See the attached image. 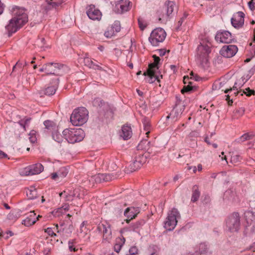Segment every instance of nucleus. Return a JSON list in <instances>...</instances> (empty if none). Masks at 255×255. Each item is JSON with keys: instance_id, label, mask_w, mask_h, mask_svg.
<instances>
[{"instance_id": "1", "label": "nucleus", "mask_w": 255, "mask_h": 255, "mask_svg": "<svg viewBox=\"0 0 255 255\" xmlns=\"http://www.w3.org/2000/svg\"><path fill=\"white\" fill-rule=\"evenodd\" d=\"M12 12L13 17L5 26L8 37H10L28 21V15L24 8L15 6Z\"/></svg>"}, {"instance_id": "2", "label": "nucleus", "mask_w": 255, "mask_h": 255, "mask_svg": "<svg viewBox=\"0 0 255 255\" xmlns=\"http://www.w3.org/2000/svg\"><path fill=\"white\" fill-rule=\"evenodd\" d=\"M177 11V6L172 1H166L164 6L158 9L156 12L158 20L161 23H164L168 18H170Z\"/></svg>"}, {"instance_id": "3", "label": "nucleus", "mask_w": 255, "mask_h": 255, "mask_svg": "<svg viewBox=\"0 0 255 255\" xmlns=\"http://www.w3.org/2000/svg\"><path fill=\"white\" fill-rule=\"evenodd\" d=\"M63 137L70 143L82 141L84 137V132L81 128L65 129L63 132Z\"/></svg>"}, {"instance_id": "4", "label": "nucleus", "mask_w": 255, "mask_h": 255, "mask_svg": "<svg viewBox=\"0 0 255 255\" xmlns=\"http://www.w3.org/2000/svg\"><path fill=\"white\" fill-rule=\"evenodd\" d=\"M88 112L84 107L75 109L70 117L72 124L75 126H79L85 124L88 120Z\"/></svg>"}, {"instance_id": "5", "label": "nucleus", "mask_w": 255, "mask_h": 255, "mask_svg": "<svg viewBox=\"0 0 255 255\" xmlns=\"http://www.w3.org/2000/svg\"><path fill=\"white\" fill-rule=\"evenodd\" d=\"M180 218V214L176 208H173L168 213V216L164 222V227L167 230H173L177 223V220Z\"/></svg>"}, {"instance_id": "6", "label": "nucleus", "mask_w": 255, "mask_h": 255, "mask_svg": "<svg viewBox=\"0 0 255 255\" xmlns=\"http://www.w3.org/2000/svg\"><path fill=\"white\" fill-rule=\"evenodd\" d=\"M240 225V217L237 212L233 213L226 220V227L231 232H238Z\"/></svg>"}, {"instance_id": "7", "label": "nucleus", "mask_w": 255, "mask_h": 255, "mask_svg": "<svg viewBox=\"0 0 255 255\" xmlns=\"http://www.w3.org/2000/svg\"><path fill=\"white\" fill-rule=\"evenodd\" d=\"M166 36V33L163 28H156L151 32L148 40L152 45L156 46L164 41Z\"/></svg>"}, {"instance_id": "8", "label": "nucleus", "mask_w": 255, "mask_h": 255, "mask_svg": "<svg viewBox=\"0 0 255 255\" xmlns=\"http://www.w3.org/2000/svg\"><path fill=\"white\" fill-rule=\"evenodd\" d=\"M97 230L103 234V243H110L112 239V233L111 225L107 222L99 224L97 228Z\"/></svg>"}, {"instance_id": "9", "label": "nucleus", "mask_w": 255, "mask_h": 255, "mask_svg": "<svg viewBox=\"0 0 255 255\" xmlns=\"http://www.w3.org/2000/svg\"><path fill=\"white\" fill-rule=\"evenodd\" d=\"M211 43L208 42V43L204 44V41L201 42L200 44L197 47V54L201 61V64L207 63L208 61L207 57L211 52Z\"/></svg>"}, {"instance_id": "10", "label": "nucleus", "mask_w": 255, "mask_h": 255, "mask_svg": "<svg viewBox=\"0 0 255 255\" xmlns=\"http://www.w3.org/2000/svg\"><path fill=\"white\" fill-rule=\"evenodd\" d=\"M51 80H52L50 83L51 86H48L39 91V94L41 97H43L44 95L50 96L53 95L55 93L59 85V79L57 77H54L51 79Z\"/></svg>"}, {"instance_id": "11", "label": "nucleus", "mask_w": 255, "mask_h": 255, "mask_svg": "<svg viewBox=\"0 0 255 255\" xmlns=\"http://www.w3.org/2000/svg\"><path fill=\"white\" fill-rule=\"evenodd\" d=\"M238 51L235 45H224L220 50V54L225 58H231L235 55Z\"/></svg>"}, {"instance_id": "12", "label": "nucleus", "mask_w": 255, "mask_h": 255, "mask_svg": "<svg viewBox=\"0 0 255 255\" xmlns=\"http://www.w3.org/2000/svg\"><path fill=\"white\" fill-rule=\"evenodd\" d=\"M143 75L148 76L146 81L150 84L153 83L156 80L160 82V79L162 78V75L161 74L160 71H156L148 69L146 72H144Z\"/></svg>"}, {"instance_id": "13", "label": "nucleus", "mask_w": 255, "mask_h": 255, "mask_svg": "<svg viewBox=\"0 0 255 255\" xmlns=\"http://www.w3.org/2000/svg\"><path fill=\"white\" fill-rule=\"evenodd\" d=\"M215 40L217 42L229 43L233 40L231 33L228 31H218L215 35Z\"/></svg>"}, {"instance_id": "14", "label": "nucleus", "mask_w": 255, "mask_h": 255, "mask_svg": "<svg viewBox=\"0 0 255 255\" xmlns=\"http://www.w3.org/2000/svg\"><path fill=\"white\" fill-rule=\"evenodd\" d=\"M145 162V157L143 155H138L135 157V159L127 168V173L132 172L140 168L143 163Z\"/></svg>"}, {"instance_id": "15", "label": "nucleus", "mask_w": 255, "mask_h": 255, "mask_svg": "<svg viewBox=\"0 0 255 255\" xmlns=\"http://www.w3.org/2000/svg\"><path fill=\"white\" fill-rule=\"evenodd\" d=\"M117 177L113 175V173H99L92 176L90 181H95L97 183H100L102 182H108L116 178Z\"/></svg>"}, {"instance_id": "16", "label": "nucleus", "mask_w": 255, "mask_h": 255, "mask_svg": "<svg viewBox=\"0 0 255 255\" xmlns=\"http://www.w3.org/2000/svg\"><path fill=\"white\" fill-rule=\"evenodd\" d=\"M184 105L176 104L170 114L166 117V119L171 118L173 122L177 121L184 111Z\"/></svg>"}, {"instance_id": "17", "label": "nucleus", "mask_w": 255, "mask_h": 255, "mask_svg": "<svg viewBox=\"0 0 255 255\" xmlns=\"http://www.w3.org/2000/svg\"><path fill=\"white\" fill-rule=\"evenodd\" d=\"M60 226L62 227V229L58 230V225L56 226L57 233H59L62 232L63 234H65L66 237H70L74 229L71 221L70 220H67L61 223Z\"/></svg>"}, {"instance_id": "18", "label": "nucleus", "mask_w": 255, "mask_h": 255, "mask_svg": "<svg viewBox=\"0 0 255 255\" xmlns=\"http://www.w3.org/2000/svg\"><path fill=\"white\" fill-rule=\"evenodd\" d=\"M245 14L242 11H238L231 18L232 25L235 28L242 27L244 24Z\"/></svg>"}, {"instance_id": "19", "label": "nucleus", "mask_w": 255, "mask_h": 255, "mask_svg": "<svg viewBox=\"0 0 255 255\" xmlns=\"http://www.w3.org/2000/svg\"><path fill=\"white\" fill-rule=\"evenodd\" d=\"M63 65L57 63H48L45 64V72L47 75H58V71L61 69Z\"/></svg>"}, {"instance_id": "20", "label": "nucleus", "mask_w": 255, "mask_h": 255, "mask_svg": "<svg viewBox=\"0 0 255 255\" xmlns=\"http://www.w3.org/2000/svg\"><path fill=\"white\" fill-rule=\"evenodd\" d=\"M86 13L89 18L92 20H99L102 16L101 12L95 8V6L91 4L87 7Z\"/></svg>"}, {"instance_id": "21", "label": "nucleus", "mask_w": 255, "mask_h": 255, "mask_svg": "<svg viewBox=\"0 0 255 255\" xmlns=\"http://www.w3.org/2000/svg\"><path fill=\"white\" fill-rule=\"evenodd\" d=\"M130 1L128 0H121L117 3L114 8V11L117 13L121 14L129 9Z\"/></svg>"}, {"instance_id": "22", "label": "nucleus", "mask_w": 255, "mask_h": 255, "mask_svg": "<svg viewBox=\"0 0 255 255\" xmlns=\"http://www.w3.org/2000/svg\"><path fill=\"white\" fill-rule=\"evenodd\" d=\"M43 165L39 163L33 164L26 169V175H32L40 173L43 170Z\"/></svg>"}, {"instance_id": "23", "label": "nucleus", "mask_w": 255, "mask_h": 255, "mask_svg": "<svg viewBox=\"0 0 255 255\" xmlns=\"http://www.w3.org/2000/svg\"><path fill=\"white\" fill-rule=\"evenodd\" d=\"M63 195H65V200L67 201H72L73 197H74L79 199L82 198L78 189H74L72 192H71L70 193H68L66 191H64V193H61L60 194V196H62Z\"/></svg>"}, {"instance_id": "24", "label": "nucleus", "mask_w": 255, "mask_h": 255, "mask_svg": "<svg viewBox=\"0 0 255 255\" xmlns=\"http://www.w3.org/2000/svg\"><path fill=\"white\" fill-rule=\"evenodd\" d=\"M132 134L131 127L128 125H124L122 127L121 136L124 140L129 139Z\"/></svg>"}, {"instance_id": "25", "label": "nucleus", "mask_w": 255, "mask_h": 255, "mask_svg": "<svg viewBox=\"0 0 255 255\" xmlns=\"http://www.w3.org/2000/svg\"><path fill=\"white\" fill-rule=\"evenodd\" d=\"M36 214L33 211L30 212V215L26 217V218L23 220L22 222V224L25 226L29 227L34 224L36 222Z\"/></svg>"}, {"instance_id": "26", "label": "nucleus", "mask_w": 255, "mask_h": 255, "mask_svg": "<svg viewBox=\"0 0 255 255\" xmlns=\"http://www.w3.org/2000/svg\"><path fill=\"white\" fill-rule=\"evenodd\" d=\"M134 208H127L124 212V215L127 217L126 222L128 223L129 221L136 216V214L134 213Z\"/></svg>"}, {"instance_id": "27", "label": "nucleus", "mask_w": 255, "mask_h": 255, "mask_svg": "<svg viewBox=\"0 0 255 255\" xmlns=\"http://www.w3.org/2000/svg\"><path fill=\"white\" fill-rule=\"evenodd\" d=\"M21 211L19 209H16L11 211L7 215V219L9 220L15 221L21 216Z\"/></svg>"}, {"instance_id": "28", "label": "nucleus", "mask_w": 255, "mask_h": 255, "mask_svg": "<svg viewBox=\"0 0 255 255\" xmlns=\"http://www.w3.org/2000/svg\"><path fill=\"white\" fill-rule=\"evenodd\" d=\"M152 57L154 59V62L149 64L148 69L156 71H159L158 65L160 61V58L156 56L155 55H153L152 56Z\"/></svg>"}, {"instance_id": "29", "label": "nucleus", "mask_w": 255, "mask_h": 255, "mask_svg": "<svg viewBox=\"0 0 255 255\" xmlns=\"http://www.w3.org/2000/svg\"><path fill=\"white\" fill-rule=\"evenodd\" d=\"M200 196V192L199 190L198 186L196 185H194L192 189L191 201L193 202H196L198 200Z\"/></svg>"}, {"instance_id": "30", "label": "nucleus", "mask_w": 255, "mask_h": 255, "mask_svg": "<svg viewBox=\"0 0 255 255\" xmlns=\"http://www.w3.org/2000/svg\"><path fill=\"white\" fill-rule=\"evenodd\" d=\"M244 233L246 236H251L255 233V223H251L246 226Z\"/></svg>"}, {"instance_id": "31", "label": "nucleus", "mask_w": 255, "mask_h": 255, "mask_svg": "<svg viewBox=\"0 0 255 255\" xmlns=\"http://www.w3.org/2000/svg\"><path fill=\"white\" fill-rule=\"evenodd\" d=\"M46 2L48 5L47 9H51L52 8H56L58 6H60L64 1L63 0H58V1L46 0Z\"/></svg>"}, {"instance_id": "32", "label": "nucleus", "mask_w": 255, "mask_h": 255, "mask_svg": "<svg viewBox=\"0 0 255 255\" xmlns=\"http://www.w3.org/2000/svg\"><path fill=\"white\" fill-rule=\"evenodd\" d=\"M26 195L28 198L30 200H33L37 197V190L33 187L28 189L26 191Z\"/></svg>"}, {"instance_id": "33", "label": "nucleus", "mask_w": 255, "mask_h": 255, "mask_svg": "<svg viewBox=\"0 0 255 255\" xmlns=\"http://www.w3.org/2000/svg\"><path fill=\"white\" fill-rule=\"evenodd\" d=\"M126 239L123 237V239H119L117 240L116 243L114 246V250L117 253H119L121 251L122 247L124 245Z\"/></svg>"}, {"instance_id": "34", "label": "nucleus", "mask_w": 255, "mask_h": 255, "mask_svg": "<svg viewBox=\"0 0 255 255\" xmlns=\"http://www.w3.org/2000/svg\"><path fill=\"white\" fill-rule=\"evenodd\" d=\"M188 84L187 86H185L181 90V92L182 94L186 92H191L195 91L197 89V87L192 85V82H188Z\"/></svg>"}, {"instance_id": "35", "label": "nucleus", "mask_w": 255, "mask_h": 255, "mask_svg": "<svg viewBox=\"0 0 255 255\" xmlns=\"http://www.w3.org/2000/svg\"><path fill=\"white\" fill-rule=\"evenodd\" d=\"M31 119L30 118H24L18 122V124L23 128L24 130H26V128L28 127L30 124Z\"/></svg>"}, {"instance_id": "36", "label": "nucleus", "mask_w": 255, "mask_h": 255, "mask_svg": "<svg viewBox=\"0 0 255 255\" xmlns=\"http://www.w3.org/2000/svg\"><path fill=\"white\" fill-rule=\"evenodd\" d=\"M36 45L41 49V50H45V48H49V45L46 44L45 38L43 37L39 38L37 39Z\"/></svg>"}, {"instance_id": "37", "label": "nucleus", "mask_w": 255, "mask_h": 255, "mask_svg": "<svg viewBox=\"0 0 255 255\" xmlns=\"http://www.w3.org/2000/svg\"><path fill=\"white\" fill-rule=\"evenodd\" d=\"M145 221L143 219H140L137 222L132 224L130 228L133 231H136L144 225Z\"/></svg>"}, {"instance_id": "38", "label": "nucleus", "mask_w": 255, "mask_h": 255, "mask_svg": "<svg viewBox=\"0 0 255 255\" xmlns=\"http://www.w3.org/2000/svg\"><path fill=\"white\" fill-rule=\"evenodd\" d=\"M241 80H239L238 82L235 83L234 85L233 88L227 89L225 90V93H229V94L232 92V90H238L239 89L241 88L243 85L244 84L243 83H241Z\"/></svg>"}, {"instance_id": "39", "label": "nucleus", "mask_w": 255, "mask_h": 255, "mask_svg": "<svg viewBox=\"0 0 255 255\" xmlns=\"http://www.w3.org/2000/svg\"><path fill=\"white\" fill-rule=\"evenodd\" d=\"M44 125L45 126V128L48 130H51L53 132V130H55L56 129V126L55 123L51 121L47 120L44 122Z\"/></svg>"}, {"instance_id": "40", "label": "nucleus", "mask_w": 255, "mask_h": 255, "mask_svg": "<svg viewBox=\"0 0 255 255\" xmlns=\"http://www.w3.org/2000/svg\"><path fill=\"white\" fill-rule=\"evenodd\" d=\"M253 135L246 133L242 135L240 138L237 139L235 141L238 143H242L246 140L252 139Z\"/></svg>"}, {"instance_id": "41", "label": "nucleus", "mask_w": 255, "mask_h": 255, "mask_svg": "<svg viewBox=\"0 0 255 255\" xmlns=\"http://www.w3.org/2000/svg\"><path fill=\"white\" fill-rule=\"evenodd\" d=\"M245 90L246 91H244L242 93V91H237L234 93V95L236 97L239 94H240L241 96H243V94H245L247 96H250L254 94L255 91L251 90L249 88H246Z\"/></svg>"}, {"instance_id": "42", "label": "nucleus", "mask_w": 255, "mask_h": 255, "mask_svg": "<svg viewBox=\"0 0 255 255\" xmlns=\"http://www.w3.org/2000/svg\"><path fill=\"white\" fill-rule=\"evenodd\" d=\"M142 123L143 125L144 130L146 131V134L148 135L150 131V123L149 122V120L147 118H144L142 120Z\"/></svg>"}, {"instance_id": "43", "label": "nucleus", "mask_w": 255, "mask_h": 255, "mask_svg": "<svg viewBox=\"0 0 255 255\" xmlns=\"http://www.w3.org/2000/svg\"><path fill=\"white\" fill-rule=\"evenodd\" d=\"M241 157L238 154H234L233 153L231 155L230 163L236 164L241 160Z\"/></svg>"}, {"instance_id": "44", "label": "nucleus", "mask_w": 255, "mask_h": 255, "mask_svg": "<svg viewBox=\"0 0 255 255\" xmlns=\"http://www.w3.org/2000/svg\"><path fill=\"white\" fill-rule=\"evenodd\" d=\"M52 137L54 140L60 143L62 141L63 136L55 130L54 132H52Z\"/></svg>"}, {"instance_id": "45", "label": "nucleus", "mask_w": 255, "mask_h": 255, "mask_svg": "<svg viewBox=\"0 0 255 255\" xmlns=\"http://www.w3.org/2000/svg\"><path fill=\"white\" fill-rule=\"evenodd\" d=\"M57 172L59 177L61 178L65 177L68 173L67 168L65 167H61Z\"/></svg>"}, {"instance_id": "46", "label": "nucleus", "mask_w": 255, "mask_h": 255, "mask_svg": "<svg viewBox=\"0 0 255 255\" xmlns=\"http://www.w3.org/2000/svg\"><path fill=\"white\" fill-rule=\"evenodd\" d=\"M76 243L75 239L70 240L68 241V248L70 252H77L78 251V249L74 247Z\"/></svg>"}, {"instance_id": "47", "label": "nucleus", "mask_w": 255, "mask_h": 255, "mask_svg": "<svg viewBox=\"0 0 255 255\" xmlns=\"http://www.w3.org/2000/svg\"><path fill=\"white\" fill-rule=\"evenodd\" d=\"M138 23L140 30H143L147 26V23L142 17L138 18Z\"/></svg>"}, {"instance_id": "48", "label": "nucleus", "mask_w": 255, "mask_h": 255, "mask_svg": "<svg viewBox=\"0 0 255 255\" xmlns=\"http://www.w3.org/2000/svg\"><path fill=\"white\" fill-rule=\"evenodd\" d=\"M111 30L115 32H118L121 30V25L119 21H115L112 26L111 27Z\"/></svg>"}, {"instance_id": "49", "label": "nucleus", "mask_w": 255, "mask_h": 255, "mask_svg": "<svg viewBox=\"0 0 255 255\" xmlns=\"http://www.w3.org/2000/svg\"><path fill=\"white\" fill-rule=\"evenodd\" d=\"M245 109L243 107L239 108L235 110V115L237 117L242 116L245 113Z\"/></svg>"}, {"instance_id": "50", "label": "nucleus", "mask_w": 255, "mask_h": 255, "mask_svg": "<svg viewBox=\"0 0 255 255\" xmlns=\"http://www.w3.org/2000/svg\"><path fill=\"white\" fill-rule=\"evenodd\" d=\"M138 249L135 246L131 247L129 250V254L127 255H137Z\"/></svg>"}, {"instance_id": "51", "label": "nucleus", "mask_w": 255, "mask_h": 255, "mask_svg": "<svg viewBox=\"0 0 255 255\" xmlns=\"http://www.w3.org/2000/svg\"><path fill=\"white\" fill-rule=\"evenodd\" d=\"M45 233L51 237H55L57 235L54 233L51 228H47L44 230Z\"/></svg>"}, {"instance_id": "52", "label": "nucleus", "mask_w": 255, "mask_h": 255, "mask_svg": "<svg viewBox=\"0 0 255 255\" xmlns=\"http://www.w3.org/2000/svg\"><path fill=\"white\" fill-rule=\"evenodd\" d=\"M84 62L86 66H88L90 68H91V66L93 62L92 60L89 58H84Z\"/></svg>"}, {"instance_id": "53", "label": "nucleus", "mask_w": 255, "mask_h": 255, "mask_svg": "<svg viewBox=\"0 0 255 255\" xmlns=\"http://www.w3.org/2000/svg\"><path fill=\"white\" fill-rule=\"evenodd\" d=\"M34 132H35V131L32 130L29 134L30 137L29 138L30 142L32 143H35V142L36 141V137L34 135Z\"/></svg>"}, {"instance_id": "54", "label": "nucleus", "mask_w": 255, "mask_h": 255, "mask_svg": "<svg viewBox=\"0 0 255 255\" xmlns=\"http://www.w3.org/2000/svg\"><path fill=\"white\" fill-rule=\"evenodd\" d=\"M255 71V68H253L250 70V71H249L250 74H248L246 76V77H245L246 78V79L245 81V82H244L243 84H245L251 77V76L254 74Z\"/></svg>"}, {"instance_id": "55", "label": "nucleus", "mask_w": 255, "mask_h": 255, "mask_svg": "<svg viewBox=\"0 0 255 255\" xmlns=\"http://www.w3.org/2000/svg\"><path fill=\"white\" fill-rule=\"evenodd\" d=\"M191 76V79L194 80L196 81H199L201 79V78L198 76L197 74H194L193 72L190 73Z\"/></svg>"}, {"instance_id": "56", "label": "nucleus", "mask_w": 255, "mask_h": 255, "mask_svg": "<svg viewBox=\"0 0 255 255\" xmlns=\"http://www.w3.org/2000/svg\"><path fill=\"white\" fill-rule=\"evenodd\" d=\"M115 33H114V31H113L111 28L110 30H108L107 31H106L104 33L105 36L107 37H111Z\"/></svg>"}, {"instance_id": "57", "label": "nucleus", "mask_w": 255, "mask_h": 255, "mask_svg": "<svg viewBox=\"0 0 255 255\" xmlns=\"http://www.w3.org/2000/svg\"><path fill=\"white\" fill-rule=\"evenodd\" d=\"M51 178L52 179L54 180L55 181L58 180L60 178L58 172L52 173L51 174Z\"/></svg>"}, {"instance_id": "58", "label": "nucleus", "mask_w": 255, "mask_h": 255, "mask_svg": "<svg viewBox=\"0 0 255 255\" xmlns=\"http://www.w3.org/2000/svg\"><path fill=\"white\" fill-rule=\"evenodd\" d=\"M91 68H93L95 70H99L100 71L103 70V68L94 62H93V64L92 65Z\"/></svg>"}, {"instance_id": "59", "label": "nucleus", "mask_w": 255, "mask_h": 255, "mask_svg": "<svg viewBox=\"0 0 255 255\" xmlns=\"http://www.w3.org/2000/svg\"><path fill=\"white\" fill-rule=\"evenodd\" d=\"M255 3L253 1V0H251L248 2V5L251 10H254L255 9Z\"/></svg>"}, {"instance_id": "60", "label": "nucleus", "mask_w": 255, "mask_h": 255, "mask_svg": "<svg viewBox=\"0 0 255 255\" xmlns=\"http://www.w3.org/2000/svg\"><path fill=\"white\" fill-rule=\"evenodd\" d=\"M147 142V140L145 139V140H143L142 141H141L140 142V143L138 144V146H137V148L138 149H142L143 148V147H142V145L143 144H144L145 143H146V142Z\"/></svg>"}, {"instance_id": "61", "label": "nucleus", "mask_w": 255, "mask_h": 255, "mask_svg": "<svg viewBox=\"0 0 255 255\" xmlns=\"http://www.w3.org/2000/svg\"><path fill=\"white\" fill-rule=\"evenodd\" d=\"M158 51L159 55L160 56H163L165 54L167 51L164 49H160L158 50Z\"/></svg>"}, {"instance_id": "62", "label": "nucleus", "mask_w": 255, "mask_h": 255, "mask_svg": "<svg viewBox=\"0 0 255 255\" xmlns=\"http://www.w3.org/2000/svg\"><path fill=\"white\" fill-rule=\"evenodd\" d=\"M187 15H186V14H184V15L182 17H181L180 18V19L178 21V26H181L182 25L183 20H184L185 18H186Z\"/></svg>"}, {"instance_id": "63", "label": "nucleus", "mask_w": 255, "mask_h": 255, "mask_svg": "<svg viewBox=\"0 0 255 255\" xmlns=\"http://www.w3.org/2000/svg\"><path fill=\"white\" fill-rule=\"evenodd\" d=\"M230 96L229 94L226 95V100L228 101V104L229 105H232V103H233V99H232L231 100H230Z\"/></svg>"}, {"instance_id": "64", "label": "nucleus", "mask_w": 255, "mask_h": 255, "mask_svg": "<svg viewBox=\"0 0 255 255\" xmlns=\"http://www.w3.org/2000/svg\"><path fill=\"white\" fill-rule=\"evenodd\" d=\"M249 250L253 251V252H255V242L250 246Z\"/></svg>"}]
</instances>
